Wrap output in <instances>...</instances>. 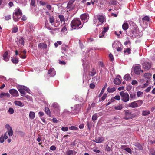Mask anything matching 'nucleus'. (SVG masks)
Returning <instances> with one entry per match:
<instances>
[{
    "mask_svg": "<svg viewBox=\"0 0 155 155\" xmlns=\"http://www.w3.org/2000/svg\"><path fill=\"white\" fill-rule=\"evenodd\" d=\"M83 25L79 18H74L71 23V27L74 29H80Z\"/></svg>",
    "mask_w": 155,
    "mask_h": 155,
    "instance_id": "nucleus-1",
    "label": "nucleus"
},
{
    "mask_svg": "<svg viewBox=\"0 0 155 155\" xmlns=\"http://www.w3.org/2000/svg\"><path fill=\"white\" fill-rule=\"evenodd\" d=\"M22 14V12L21 10L19 8H17L15 10V13H13V18L15 21H18Z\"/></svg>",
    "mask_w": 155,
    "mask_h": 155,
    "instance_id": "nucleus-2",
    "label": "nucleus"
},
{
    "mask_svg": "<svg viewBox=\"0 0 155 155\" xmlns=\"http://www.w3.org/2000/svg\"><path fill=\"white\" fill-rule=\"evenodd\" d=\"M99 21V23L98 24L96 25L97 26L101 25L102 24L105 22L106 21V18L104 15L102 14H98L96 16Z\"/></svg>",
    "mask_w": 155,
    "mask_h": 155,
    "instance_id": "nucleus-3",
    "label": "nucleus"
},
{
    "mask_svg": "<svg viewBox=\"0 0 155 155\" xmlns=\"http://www.w3.org/2000/svg\"><path fill=\"white\" fill-rule=\"evenodd\" d=\"M143 104V101L141 100L136 101L128 104L127 106L132 108H136L139 106H140Z\"/></svg>",
    "mask_w": 155,
    "mask_h": 155,
    "instance_id": "nucleus-4",
    "label": "nucleus"
},
{
    "mask_svg": "<svg viewBox=\"0 0 155 155\" xmlns=\"http://www.w3.org/2000/svg\"><path fill=\"white\" fill-rule=\"evenodd\" d=\"M120 94L121 97V100L123 102H126L129 100V96L127 92H124V91H122L120 92Z\"/></svg>",
    "mask_w": 155,
    "mask_h": 155,
    "instance_id": "nucleus-5",
    "label": "nucleus"
},
{
    "mask_svg": "<svg viewBox=\"0 0 155 155\" xmlns=\"http://www.w3.org/2000/svg\"><path fill=\"white\" fill-rule=\"evenodd\" d=\"M132 69L135 74L137 75H139L141 72H143V71L141 69V66L139 64L133 67Z\"/></svg>",
    "mask_w": 155,
    "mask_h": 155,
    "instance_id": "nucleus-6",
    "label": "nucleus"
},
{
    "mask_svg": "<svg viewBox=\"0 0 155 155\" xmlns=\"http://www.w3.org/2000/svg\"><path fill=\"white\" fill-rule=\"evenodd\" d=\"M142 65L143 68L148 70L151 67V63L149 61L145 60L143 63Z\"/></svg>",
    "mask_w": 155,
    "mask_h": 155,
    "instance_id": "nucleus-7",
    "label": "nucleus"
},
{
    "mask_svg": "<svg viewBox=\"0 0 155 155\" xmlns=\"http://www.w3.org/2000/svg\"><path fill=\"white\" fill-rule=\"evenodd\" d=\"M125 116L124 118L127 120L129 118H132L134 117V114H132L128 110H126L125 112Z\"/></svg>",
    "mask_w": 155,
    "mask_h": 155,
    "instance_id": "nucleus-8",
    "label": "nucleus"
},
{
    "mask_svg": "<svg viewBox=\"0 0 155 155\" xmlns=\"http://www.w3.org/2000/svg\"><path fill=\"white\" fill-rule=\"evenodd\" d=\"M80 18L84 23L86 22L89 19V15L86 14H83L81 15Z\"/></svg>",
    "mask_w": 155,
    "mask_h": 155,
    "instance_id": "nucleus-9",
    "label": "nucleus"
},
{
    "mask_svg": "<svg viewBox=\"0 0 155 155\" xmlns=\"http://www.w3.org/2000/svg\"><path fill=\"white\" fill-rule=\"evenodd\" d=\"M10 93L14 97H17L18 96V93L16 90L12 89L9 91Z\"/></svg>",
    "mask_w": 155,
    "mask_h": 155,
    "instance_id": "nucleus-10",
    "label": "nucleus"
},
{
    "mask_svg": "<svg viewBox=\"0 0 155 155\" xmlns=\"http://www.w3.org/2000/svg\"><path fill=\"white\" fill-rule=\"evenodd\" d=\"M24 41L22 37H20L17 42V44L19 47H22L24 45Z\"/></svg>",
    "mask_w": 155,
    "mask_h": 155,
    "instance_id": "nucleus-11",
    "label": "nucleus"
},
{
    "mask_svg": "<svg viewBox=\"0 0 155 155\" xmlns=\"http://www.w3.org/2000/svg\"><path fill=\"white\" fill-rule=\"evenodd\" d=\"M48 74L51 77H53L56 74V72L53 68H51L48 71Z\"/></svg>",
    "mask_w": 155,
    "mask_h": 155,
    "instance_id": "nucleus-12",
    "label": "nucleus"
},
{
    "mask_svg": "<svg viewBox=\"0 0 155 155\" xmlns=\"http://www.w3.org/2000/svg\"><path fill=\"white\" fill-rule=\"evenodd\" d=\"M75 0H70L68 2L67 6V8L70 10L73 8L72 4Z\"/></svg>",
    "mask_w": 155,
    "mask_h": 155,
    "instance_id": "nucleus-13",
    "label": "nucleus"
},
{
    "mask_svg": "<svg viewBox=\"0 0 155 155\" xmlns=\"http://www.w3.org/2000/svg\"><path fill=\"white\" fill-rule=\"evenodd\" d=\"M104 138L101 137H97L95 138L93 141L97 143H100L102 142L104 140Z\"/></svg>",
    "mask_w": 155,
    "mask_h": 155,
    "instance_id": "nucleus-14",
    "label": "nucleus"
},
{
    "mask_svg": "<svg viewBox=\"0 0 155 155\" xmlns=\"http://www.w3.org/2000/svg\"><path fill=\"white\" fill-rule=\"evenodd\" d=\"M121 148L122 150H125L130 154L132 153V150L129 147H127L126 146L122 145L121 147Z\"/></svg>",
    "mask_w": 155,
    "mask_h": 155,
    "instance_id": "nucleus-15",
    "label": "nucleus"
},
{
    "mask_svg": "<svg viewBox=\"0 0 155 155\" xmlns=\"http://www.w3.org/2000/svg\"><path fill=\"white\" fill-rule=\"evenodd\" d=\"M10 95L8 93L2 92L0 94V98H4L5 97H10Z\"/></svg>",
    "mask_w": 155,
    "mask_h": 155,
    "instance_id": "nucleus-16",
    "label": "nucleus"
},
{
    "mask_svg": "<svg viewBox=\"0 0 155 155\" xmlns=\"http://www.w3.org/2000/svg\"><path fill=\"white\" fill-rule=\"evenodd\" d=\"M77 152L73 150H68L66 152V155H75Z\"/></svg>",
    "mask_w": 155,
    "mask_h": 155,
    "instance_id": "nucleus-17",
    "label": "nucleus"
},
{
    "mask_svg": "<svg viewBox=\"0 0 155 155\" xmlns=\"http://www.w3.org/2000/svg\"><path fill=\"white\" fill-rule=\"evenodd\" d=\"M122 28L123 29L126 31L129 28L128 23L127 22H124L122 25Z\"/></svg>",
    "mask_w": 155,
    "mask_h": 155,
    "instance_id": "nucleus-18",
    "label": "nucleus"
},
{
    "mask_svg": "<svg viewBox=\"0 0 155 155\" xmlns=\"http://www.w3.org/2000/svg\"><path fill=\"white\" fill-rule=\"evenodd\" d=\"M152 74L149 73H145L144 75V78L147 80H150L151 78Z\"/></svg>",
    "mask_w": 155,
    "mask_h": 155,
    "instance_id": "nucleus-19",
    "label": "nucleus"
},
{
    "mask_svg": "<svg viewBox=\"0 0 155 155\" xmlns=\"http://www.w3.org/2000/svg\"><path fill=\"white\" fill-rule=\"evenodd\" d=\"M47 45L44 43H40L38 45V47L39 48L45 49L47 48Z\"/></svg>",
    "mask_w": 155,
    "mask_h": 155,
    "instance_id": "nucleus-20",
    "label": "nucleus"
},
{
    "mask_svg": "<svg viewBox=\"0 0 155 155\" xmlns=\"http://www.w3.org/2000/svg\"><path fill=\"white\" fill-rule=\"evenodd\" d=\"M18 90H20L21 89V90H25V91L28 92L29 91V89L28 87L23 85L19 86L18 87Z\"/></svg>",
    "mask_w": 155,
    "mask_h": 155,
    "instance_id": "nucleus-21",
    "label": "nucleus"
},
{
    "mask_svg": "<svg viewBox=\"0 0 155 155\" xmlns=\"http://www.w3.org/2000/svg\"><path fill=\"white\" fill-rule=\"evenodd\" d=\"M49 21L50 23L51 24V25H54V26L56 27L57 26L55 25L54 23V17L53 16H50L49 17Z\"/></svg>",
    "mask_w": 155,
    "mask_h": 155,
    "instance_id": "nucleus-22",
    "label": "nucleus"
},
{
    "mask_svg": "<svg viewBox=\"0 0 155 155\" xmlns=\"http://www.w3.org/2000/svg\"><path fill=\"white\" fill-rule=\"evenodd\" d=\"M14 104L16 106H18L20 107H23L24 104L20 101H14Z\"/></svg>",
    "mask_w": 155,
    "mask_h": 155,
    "instance_id": "nucleus-23",
    "label": "nucleus"
},
{
    "mask_svg": "<svg viewBox=\"0 0 155 155\" xmlns=\"http://www.w3.org/2000/svg\"><path fill=\"white\" fill-rule=\"evenodd\" d=\"M3 57L4 60L6 61H8L9 60V58L7 52L6 51L4 53L3 55Z\"/></svg>",
    "mask_w": 155,
    "mask_h": 155,
    "instance_id": "nucleus-24",
    "label": "nucleus"
},
{
    "mask_svg": "<svg viewBox=\"0 0 155 155\" xmlns=\"http://www.w3.org/2000/svg\"><path fill=\"white\" fill-rule=\"evenodd\" d=\"M81 108V105L79 104L77 105L74 106V111H75L76 112V113H77L78 112Z\"/></svg>",
    "mask_w": 155,
    "mask_h": 155,
    "instance_id": "nucleus-25",
    "label": "nucleus"
},
{
    "mask_svg": "<svg viewBox=\"0 0 155 155\" xmlns=\"http://www.w3.org/2000/svg\"><path fill=\"white\" fill-rule=\"evenodd\" d=\"M114 82L116 84L119 85L121 83V81L120 79L117 78L114 79Z\"/></svg>",
    "mask_w": 155,
    "mask_h": 155,
    "instance_id": "nucleus-26",
    "label": "nucleus"
},
{
    "mask_svg": "<svg viewBox=\"0 0 155 155\" xmlns=\"http://www.w3.org/2000/svg\"><path fill=\"white\" fill-rule=\"evenodd\" d=\"M58 17L61 23L63 22V24H64L65 23V19L64 16L62 15H59Z\"/></svg>",
    "mask_w": 155,
    "mask_h": 155,
    "instance_id": "nucleus-27",
    "label": "nucleus"
},
{
    "mask_svg": "<svg viewBox=\"0 0 155 155\" xmlns=\"http://www.w3.org/2000/svg\"><path fill=\"white\" fill-rule=\"evenodd\" d=\"M45 111L46 113L49 116V117H51V113L48 107H45Z\"/></svg>",
    "mask_w": 155,
    "mask_h": 155,
    "instance_id": "nucleus-28",
    "label": "nucleus"
},
{
    "mask_svg": "<svg viewBox=\"0 0 155 155\" xmlns=\"http://www.w3.org/2000/svg\"><path fill=\"white\" fill-rule=\"evenodd\" d=\"M29 116L31 120H33L35 117V114L33 111H30L29 113Z\"/></svg>",
    "mask_w": 155,
    "mask_h": 155,
    "instance_id": "nucleus-29",
    "label": "nucleus"
},
{
    "mask_svg": "<svg viewBox=\"0 0 155 155\" xmlns=\"http://www.w3.org/2000/svg\"><path fill=\"white\" fill-rule=\"evenodd\" d=\"M123 107L122 105L121 104H119L114 107V109L117 110H120L122 109Z\"/></svg>",
    "mask_w": 155,
    "mask_h": 155,
    "instance_id": "nucleus-30",
    "label": "nucleus"
},
{
    "mask_svg": "<svg viewBox=\"0 0 155 155\" xmlns=\"http://www.w3.org/2000/svg\"><path fill=\"white\" fill-rule=\"evenodd\" d=\"M109 25H105L104 27L103 28V31L102 32H103V33H105L109 29Z\"/></svg>",
    "mask_w": 155,
    "mask_h": 155,
    "instance_id": "nucleus-31",
    "label": "nucleus"
},
{
    "mask_svg": "<svg viewBox=\"0 0 155 155\" xmlns=\"http://www.w3.org/2000/svg\"><path fill=\"white\" fill-rule=\"evenodd\" d=\"M124 79L126 81H129L131 79V77L129 74H126L124 77Z\"/></svg>",
    "mask_w": 155,
    "mask_h": 155,
    "instance_id": "nucleus-32",
    "label": "nucleus"
},
{
    "mask_svg": "<svg viewBox=\"0 0 155 155\" xmlns=\"http://www.w3.org/2000/svg\"><path fill=\"white\" fill-rule=\"evenodd\" d=\"M68 49V47L65 45H62L61 46V49L62 50V52L63 53V51H66Z\"/></svg>",
    "mask_w": 155,
    "mask_h": 155,
    "instance_id": "nucleus-33",
    "label": "nucleus"
},
{
    "mask_svg": "<svg viewBox=\"0 0 155 155\" xmlns=\"http://www.w3.org/2000/svg\"><path fill=\"white\" fill-rule=\"evenodd\" d=\"M150 114V112L149 110H143L142 111V115L143 116L148 115Z\"/></svg>",
    "mask_w": 155,
    "mask_h": 155,
    "instance_id": "nucleus-34",
    "label": "nucleus"
},
{
    "mask_svg": "<svg viewBox=\"0 0 155 155\" xmlns=\"http://www.w3.org/2000/svg\"><path fill=\"white\" fill-rule=\"evenodd\" d=\"M116 90V88L115 87H108L107 88V91L109 93H113Z\"/></svg>",
    "mask_w": 155,
    "mask_h": 155,
    "instance_id": "nucleus-35",
    "label": "nucleus"
},
{
    "mask_svg": "<svg viewBox=\"0 0 155 155\" xmlns=\"http://www.w3.org/2000/svg\"><path fill=\"white\" fill-rule=\"evenodd\" d=\"M134 145L137 147L139 150H142L143 149L142 146L138 143H135Z\"/></svg>",
    "mask_w": 155,
    "mask_h": 155,
    "instance_id": "nucleus-36",
    "label": "nucleus"
},
{
    "mask_svg": "<svg viewBox=\"0 0 155 155\" xmlns=\"http://www.w3.org/2000/svg\"><path fill=\"white\" fill-rule=\"evenodd\" d=\"M12 61L13 63L16 64L18 63L19 60L18 58L15 57L12 59Z\"/></svg>",
    "mask_w": 155,
    "mask_h": 155,
    "instance_id": "nucleus-37",
    "label": "nucleus"
},
{
    "mask_svg": "<svg viewBox=\"0 0 155 155\" xmlns=\"http://www.w3.org/2000/svg\"><path fill=\"white\" fill-rule=\"evenodd\" d=\"M83 66L84 68V71L85 72L87 71V68H88V66H87V64H86V62H85L84 61H83Z\"/></svg>",
    "mask_w": 155,
    "mask_h": 155,
    "instance_id": "nucleus-38",
    "label": "nucleus"
},
{
    "mask_svg": "<svg viewBox=\"0 0 155 155\" xmlns=\"http://www.w3.org/2000/svg\"><path fill=\"white\" fill-rule=\"evenodd\" d=\"M52 106L54 108H56L59 109V107L58 104L56 102H54L52 104Z\"/></svg>",
    "mask_w": 155,
    "mask_h": 155,
    "instance_id": "nucleus-39",
    "label": "nucleus"
},
{
    "mask_svg": "<svg viewBox=\"0 0 155 155\" xmlns=\"http://www.w3.org/2000/svg\"><path fill=\"white\" fill-rule=\"evenodd\" d=\"M18 31V29L17 26H15L12 29V32L13 33H16Z\"/></svg>",
    "mask_w": 155,
    "mask_h": 155,
    "instance_id": "nucleus-40",
    "label": "nucleus"
},
{
    "mask_svg": "<svg viewBox=\"0 0 155 155\" xmlns=\"http://www.w3.org/2000/svg\"><path fill=\"white\" fill-rule=\"evenodd\" d=\"M96 73V71L95 69H93L91 72V73L90 74L91 76L93 77L94 76Z\"/></svg>",
    "mask_w": 155,
    "mask_h": 155,
    "instance_id": "nucleus-41",
    "label": "nucleus"
},
{
    "mask_svg": "<svg viewBox=\"0 0 155 155\" xmlns=\"http://www.w3.org/2000/svg\"><path fill=\"white\" fill-rule=\"evenodd\" d=\"M20 93L21 94V96H24L26 94V93L25 91V90H21L20 89V90H18Z\"/></svg>",
    "mask_w": 155,
    "mask_h": 155,
    "instance_id": "nucleus-42",
    "label": "nucleus"
},
{
    "mask_svg": "<svg viewBox=\"0 0 155 155\" xmlns=\"http://www.w3.org/2000/svg\"><path fill=\"white\" fill-rule=\"evenodd\" d=\"M150 155H155V152L153 149H151L149 150Z\"/></svg>",
    "mask_w": 155,
    "mask_h": 155,
    "instance_id": "nucleus-43",
    "label": "nucleus"
},
{
    "mask_svg": "<svg viewBox=\"0 0 155 155\" xmlns=\"http://www.w3.org/2000/svg\"><path fill=\"white\" fill-rule=\"evenodd\" d=\"M98 115L97 114H95L92 117V119L93 121L96 120L97 118Z\"/></svg>",
    "mask_w": 155,
    "mask_h": 155,
    "instance_id": "nucleus-44",
    "label": "nucleus"
},
{
    "mask_svg": "<svg viewBox=\"0 0 155 155\" xmlns=\"http://www.w3.org/2000/svg\"><path fill=\"white\" fill-rule=\"evenodd\" d=\"M107 84L106 83L105 84L104 86L102 89L100 93V94H103L106 88L107 87Z\"/></svg>",
    "mask_w": 155,
    "mask_h": 155,
    "instance_id": "nucleus-45",
    "label": "nucleus"
},
{
    "mask_svg": "<svg viewBox=\"0 0 155 155\" xmlns=\"http://www.w3.org/2000/svg\"><path fill=\"white\" fill-rule=\"evenodd\" d=\"M131 50L130 48H127L125 49L124 51V53L127 52L128 54H129L131 52Z\"/></svg>",
    "mask_w": 155,
    "mask_h": 155,
    "instance_id": "nucleus-46",
    "label": "nucleus"
},
{
    "mask_svg": "<svg viewBox=\"0 0 155 155\" xmlns=\"http://www.w3.org/2000/svg\"><path fill=\"white\" fill-rule=\"evenodd\" d=\"M119 42L118 41H115L112 44V47L113 48H116V47H117V45H118Z\"/></svg>",
    "mask_w": 155,
    "mask_h": 155,
    "instance_id": "nucleus-47",
    "label": "nucleus"
},
{
    "mask_svg": "<svg viewBox=\"0 0 155 155\" xmlns=\"http://www.w3.org/2000/svg\"><path fill=\"white\" fill-rule=\"evenodd\" d=\"M127 35H128L130 36V37H133L134 36H136V35L135 34V32H134V31H131V33H130V34L129 33H128V34H127Z\"/></svg>",
    "mask_w": 155,
    "mask_h": 155,
    "instance_id": "nucleus-48",
    "label": "nucleus"
},
{
    "mask_svg": "<svg viewBox=\"0 0 155 155\" xmlns=\"http://www.w3.org/2000/svg\"><path fill=\"white\" fill-rule=\"evenodd\" d=\"M150 18L148 16H145L144 17L142 18V20L143 21H150Z\"/></svg>",
    "mask_w": 155,
    "mask_h": 155,
    "instance_id": "nucleus-49",
    "label": "nucleus"
},
{
    "mask_svg": "<svg viewBox=\"0 0 155 155\" xmlns=\"http://www.w3.org/2000/svg\"><path fill=\"white\" fill-rule=\"evenodd\" d=\"M143 92L141 91H138L137 93V95L138 97L142 96L143 94Z\"/></svg>",
    "mask_w": 155,
    "mask_h": 155,
    "instance_id": "nucleus-50",
    "label": "nucleus"
},
{
    "mask_svg": "<svg viewBox=\"0 0 155 155\" xmlns=\"http://www.w3.org/2000/svg\"><path fill=\"white\" fill-rule=\"evenodd\" d=\"M69 130H77L78 129V128L75 126H72L69 128Z\"/></svg>",
    "mask_w": 155,
    "mask_h": 155,
    "instance_id": "nucleus-51",
    "label": "nucleus"
},
{
    "mask_svg": "<svg viewBox=\"0 0 155 155\" xmlns=\"http://www.w3.org/2000/svg\"><path fill=\"white\" fill-rule=\"evenodd\" d=\"M8 134L9 136H12L13 135V131L12 129H10L9 130H8Z\"/></svg>",
    "mask_w": 155,
    "mask_h": 155,
    "instance_id": "nucleus-52",
    "label": "nucleus"
},
{
    "mask_svg": "<svg viewBox=\"0 0 155 155\" xmlns=\"http://www.w3.org/2000/svg\"><path fill=\"white\" fill-rule=\"evenodd\" d=\"M4 136L3 135H2L0 137V142L3 143L4 141Z\"/></svg>",
    "mask_w": 155,
    "mask_h": 155,
    "instance_id": "nucleus-53",
    "label": "nucleus"
},
{
    "mask_svg": "<svg viewBox=\"0 0 155 155\" xmlns=\"http://www.w3.org/2000/svg\"><path fill=\"white\" fill-rule=\"evenodd\" d=\"M8 112L10 114H12L14 113V110L13 108H10L8 109Z\"/></svg>",
    "mask_w": 155,
    "mask_h": 155,
    "instance_id": "nucleus-54",
    "label": "nucleus"
},
{
    "mask_svg": "<svg viewBox=\"0 0 155 155\" xmlns=\"http://www.w3.org/2000/svg\"><path fill=\"white\" fill-rule=\"evenodd\" d=\"M5 18L6 20H9L11 18V16L10 15H8L5 17Z\"/></svg>",
    "mask_w": 155,
    "mask_h": 155,
    "instance_id": "nucleus-55",
    "label": "nucleus"
},
{
    "mask_svg": "<svg viewBox=\"0 0 155 155\" xmlns=\"http://www.w3.org/2000/svg\"><path fill=\"white\" fill-rule=\"evenodd\" d=\"M105 33H103V32H102L99 35V37L101 38H104V35Z\"/></svg>",
    "mask_w": 155,
    "mask_h": 155,
    "instance_id": "nucleus-56",
    "label": "nucleus"
},
{
    "mask_svg": "<svg viewBox=\"0 0 155 155\" xmlns=\"http://www.w3.org/2000/svg\"><path fill=\"white\" fill-rule=\"evenodd\" d=\"M131 83L132 85H135L138 83V82L136 80H133L132 81Z\"/></svg>",
    "mask_w": 155,
    "mask_h": 155,
    "instance_id": "nucleus-57",
    "label": "nucleus"
},
{
    "mask_svg": "<svg viewBox=\"0 0 155 155\" xmlns=\"http://www.w3.org/2000/svg\"><path fill=\"white\" fill-rule=\"evenodd\" d=\"M130 97L131 99H134L136 97V95L134 94H130Z\"/></svg>",
    "mask_w": 155,
    "mask_h": 155,
    "instance_id": "nucleus-58",
    "label": "nucleus"
},
{
    "mask_svg": "<svg viewBox=\"0 0 155 155\" xmlns=\"http://www.w3.org/2000/svg\"><path fill=\"white\" fill-rule=\"evenodd\" d=\"M68 128L67 127H62L61 128V130L63 131H66L68 130Z\"/></svg>",
    "mask_w": 155,
    "mask_h": 155,
    "instance_id": "nucleus-59",
    "label": "nucleus"
},
{
    "mask_svg": "<svg viewBox=\"0 0 155 155\" xmlns=\"http://www.w3.org/2000/svg\"><path fill=\"white\" fill-rule=\"evenodd\" d=\"M97 17H96V16H95L93 20V23L94 24H96L97 22Z\"/></svg>",
    "mask_w": 155,
    "mask_h": 155,
    "instance_id": "nucleus-60",
    "label": "nucleus"
},
{
    "mask_svg": "<svg viewBox=\"0 0 155 155\" xmlns=\"http://www.w3.org/2000/svg\"><path fill=\"white\" fill-rule=\"evenodd\" d=\"M38 114L39 115V117L41 118L44 115V114L43 112L40 111L38 113Z\"/></svg>",
    "mask_w": 155,
    "mask_h": 155,
    "instance_id": "nucleus-61",
    "label": "nucleus"
},
{
    "mask_svg": "<svg viewBox=\"0 0 155 155\" xmlns=\"http://www.w3.org/2000/svg\"><path fill=\"white\" fill-rule=\"evenodd\" d=\"M148 85V81L147 80L146 81V83L143 84V86L142 87L143 88H145L147 87Z\"/></svg>",
    "mask_w": 155,
    "mask_h": 155,
    "instance_id": "nucleus-62",
    "label": "nucleus"
},
{
    "mask_svg": "<svg viewBox=\"0 0 155 155\" xmlns=\"http://www.w3.org/2000/svg\"><path fill=\"white\" fill-rule=\"evenodd\" d=\"M151 89V86L148 87L145 90V91L146 92H148L150 91Z\"/></svg>",
    "mask_w": 155,
    "mask_h": 155,
    "instance_id": "nucleus-63",
    "label": "nucleus"
},
{
    "mask_svg": "<svg viewBox=\"0 0 155 155\" xmlns=\"http://www.w3.org/2000/svg\"><path fill=\"white\" fill-rule=\"evenodd\" d=\"M5 127L8 130H9L10 129H12V127L10 126V125L7 124L5 126Z\"/></svg>",
    "mask_w": 155,
    "mask_h": 155,
    "instance_id": "nucleus-64",
    "label": "nucleus"
}]
</instances>
